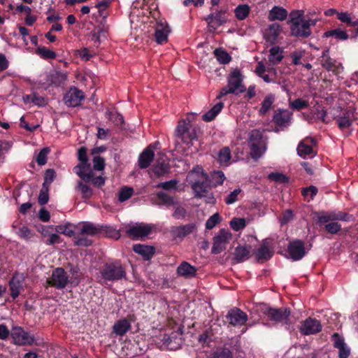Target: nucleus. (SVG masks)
I'll return each mask as SVG.
<instances>
[{
    "label": "nucleus",
    "mask_w": 358,
    "mask_h": 358,
    "mask_svg": "<svg viewBox=\"0 0 358 358\" xmlns=\"http://www.w3.org/2000/svg\"><path fill=\"white\" fill-rule=\"evenodd\" d=\"M85 228V225H57L56 231L69 237H73L76 245L88 246L91 245V241L83 237L84 235L88 236V233L83 230Z\"/></svg>",
    "instance_id": "7ed1b4c3"
},
{
    "label": "nucleus",
    "mask_w": 358,
    "mask_h": 358,
    "mask_svg": "<svg viewBox=\"0 0 358 358\" xmlns=\"http://www.w3.org/2000/svg\"><path fill=\"white\" fill-rule=\"evenodd\" d=\"M85 99L83 92L76 87H71L64 96L63 101L68 107H77Z\"/></svg>",
    "instance_id": "2eb2a0df"
},
{
    "label": "nucleus",
    "mask_w": 358,
    "mask_h": 358,
    "mask_svg": "<svg viewBox=\"0 0 358 358\" xmlns=\"http://www.w3.org/2000/svg\"><path fill=\"white\" fill-rule=\"evenodd\" d=\"M223 107L224 103L221 101L218 102L211 109L203 115L202 119L206 122L212 121L221 112Z\"/></svg>",
    "instance_id": "ea45409f"
},
{
    "label": "nucleus",
    "mask_w": 358,
    "mask_h": 358,
    "mask_svg": "<svg viewBox=\"0 0 358 358\" xmlns=\"http://www.w3.org/2000/svg\"><path fill=\"white\" fill-rule=\"evenodd\" d=\"M178 183V180L176 179H173L169 181L159 182L156 185L157 188H162L165 190H171V189H176L177 185Z\"/></svg>",
    "instance_id": "13d9d810"
},
{
    "label": "nucleus",
    "mask_w": 358,
    "mask_h": 358,
    "mask_svg": "<svg viewBox=\"0 0 358 358\" xmlns=\"http://www.w3.org/2000/svg\"><path fill=\"white\" fill-rule=\"evenodd\" d=\"M212 358H233V355L229 349L220 348L214 352Z\"/></svg>",
    "instance_id": "864d4df0"
},
{
    "label": "nucleus",
    "mask_w": 358,
    "mask_h": 358,
    "mask_svg": "<svg viewBox=\"0 0 358 358\" xmlns=\"http://www.w3.org/2000/svg\"><path fill=\"white\" fill-rule=\"evenodd\" d=\"M50 152V149L48 147H45L41 150L36 157V162L39 166H43L46 164L48 155Z\"/></svg>",
    "instance_id": "3c124183"
},
{
    "label": "nucleus",
    "mask_w": 358,
    "mask_h": 358,
    "mask_svg": "<svg viewBox=\"0 0 358 358\" xmlns=\"http://www.w3.org/2000/svg\"><path fill=\"white\" fill-rule=\"evenodd\" d=\"M248 143L252 159H257L262 154L264 148L262 132L258 129H252L249 134Z\"/></svg>",
    "instance_id": "6e6552de"
},
{
    "label": "nucleus",
    "mask_w": 358,
    "mask_h": 358,
    "mask_svg": "<svg viewBox=\"0 0 358 358\" xmlns=\"http://www.w3.org/2000/svg\"><path fill=\"white\" fill-rule=\"evenodd\" d=\"M312 217L318 224H326L334 221L350 222L355 220V217L352 215L338 210L314 212L312 213Z\"/></svg>",
    "instance_id": "20e7f679"
},
{
    "label": "nucleus",
    "mask_w": 358,
    "mask_h": 358,
    "mask_svg": "<svg viewBox=\"0 0 358 358\" xmlns=\"http://www.w3.org/2000/svg\"><path fill=\"white\" fill-rule=\"evenodd\" d=\"M36 52L43 59H53L57 57V55L54 51L49 50L45 46L38 47L36 49Z\"/></svg>",
    "instance_id": "49530a36"
},
{
    "label": "nucleus",
    "mask_w": 358,
    "mask_h": 358,
    "mask_svg": "<svg viewBox=\"0 0 358 358\" xmlns=\"http://www.w3.org/2000/svg\"><path fill=\"white\" fill-rule=\"evenodd\" d=\"M326 37H335L338 40L345 41L349 38V35L341 29L329 30L324 33Z\"/></svg>",
    "instance_id": "a18cd8bd"
},
{
    "label": "nucleus",
    "mask_w": 358,
    "mask_h": 358,
    "mask_svg": "<svg viewBox=\"0 0 358 358\" xmlns=\"http://www.w3.org/2000/svg\"><path fill=\"white\" fill-rule=\"evenodd\" d=\"M304 10H294L290 12L289 15V19L287 20V24H289L290 30L292 31L294 34L299 35L301 34L299 31L298 27L300 25L303 21H307L303 18Z\"/></svg>",
    "instance_id": "4be33fe9"
},
{
    "label": "nucleus",
    "mask_w": 358,
    "mask_h": 358,
    "mask_svg": "<svg viewBox=\"0 0 358 358\" xmlns=\"http://www.w3.org/2000/svg\"><path fill=\"white\" fill-rule=\"evenodd\" d=\"M49 188L47 187L42 186V189L40 191L38 198V203L41 206H44L46 204L49 200Z\"/></svg>",
    "instance_id": "bf43d9fd"
},
{
    "label": "nucleus",
    "mask_w": 358,
    "mask_h": 358,
    "mask_svg": "<svg viewBox=\"0 0 358 358\" xmlns=\"http://www.w3.org/2000/svg\"><path fill=\"white\" fill-rule=\"evenodd\" d=\"M15 229L16 230V233L19 235L22 238L28 240L34 236V233L28 229L27 227L23 226L17 230V228L14 226Z\"/></svg>",
    "instance_id": "052dcab7"
},
{
    "label": "nucleus",
    "mask_w": 358,
    "mask_h": 358,
    "mask_svg": "<svg viewBox=\"0 0 358 358\" xmlns=\"http://www.w3.org/2000/svg\"><path fill=\"white\" fill-rule=\"evenodd\" d=\"M288 15L287 10L281 6H274L269 11L268 20L271 22L275 20L283 21Z\"/></svg>",
    "instance_id": "2f4dec72"
},
{
    "label": "nucleus",
    "mask_w": 358,
    "mask_h": 358,
    "mask_svg": "<svg viewBox=\"0 0 358 358\" xmlns=\"http://www.w3.org/2000/svg\"><path fill=\"white\" fill-rule=\"evenodd\" d=\"M179 275L186 278H192L196 275V268L186 262H183L177 268Z\"/></svg>",
    "instance_id": "72a5a7b5"
},
{
    "label": "nucleus",
    "mask_w": 358,
    "mask_h": 358,
    "mask_svg": "<svg viewBox=\"0 0 358 358\" xmlns=\"http://www.w3.org/2000/svg\"><path fill=\"white\" fill-rule=\"evenodd\" d=\"M332 338L334 348L338 350L339 358H348L350 354V350L344 342V339L338 334H334Z\"/></svg>",
    "instance_id": "bb28decb"
},
{
    "label": "nucleus",
    "mask_w": 358,
    "mask_h": 358,
    "mask_svg": "<svg viewBox=\"0 0 358 358\" xmlns=\"http://www.w3.org/2000/svg\"><path fill=\"white\" fill-rule=\"evenodd\" d=\"M87 149L83 146L78 150V159L80 164L73 169L74 172L85 182H88L93 177V172L90 170V164L88 162L87 155Z\"/></svg>",
    "instance_id": "423d86ee"
},
{
    "label": "nucleus",
    "mask_w": 358,
    "mask_h": 358,
    "mask_svg": "<svg viewBox=\"0 0 358 358\" xmlns=\"http://www.w3.org/2000/svg\"><path fill=\"white\" fill-rule=\"evenodd\" d=\"M195 228V225H180L174 226L171 228V233L174 238L184 237L192 233Z\"/></svg>",
    "instance_id": "c9c22d12"
},
{
    "label": "nucleus",
    "mask_w": 358,
    "mask_h": 358,
    "mask_svg": "<svg viewBox=\"0 0 358 358\" xmlns=\"http://www.w3.org/2000/svg\"><path fill=\"white\" fill-rule=\"evenodd\" d=\"M78 189L80 191L84 198H90L92 195V189L86 184H83L82 181L78 182Z\"/></svg>",
    "instance_id": "680f3d73"
},
{
    "label": "nucleus",
    "mask_w": 358,
    "mask_h": 358,
    "mask_svg": "<svg viewBox=\"0 0 358 358\" xmlns=\"http://www.w3.org/2000/svg\"><path fill=\"white\" fill-rule=\"evenodd\" d=\"M250 7L247 4L238 5L234 10L236 17L239 20H245L250 14Z\"/></svg>",
    "instance_id": "c03bdc74"
},
{
    "label": "nucleus",
    "mask_w": 358,
    "mask_h": 358,
    "mask_svg": "<svg viewBox=\"0 0 358 358\" xmlns=\"http://www.w3.org/2000/svg\"><path fill=\"white\" fill-rule=\"evenodd\" d=\"M24 278L22 275H14L9 282L10 295L13 299H16L23 289Z\"/></svg>",
    "instance_id": "cd10ccee"
},
{
    "label": "nucleus",
    "mask_w": 358,
    "mask_h": 358,
    "mask_svg": "<svg viewBox=\"0 0 358 358\" xmlns=\"http://www.w3.org/2000/svg\"><path fill=\"white\" fill-rule=\"evenodd\" d=\"M322 330L320 322L315 318L308 317L301 323L300 331L303 335L317 334Z\"/></svg>",
    "instance_id": "412c9836"
},
{
    "label": "nucleus",
    "mask_w": 358,
    "mask_h": 358,
    "mask_svg": "<svg viewBox=\"0 0 358 358\" xmlns=\"http://www.w3.org/2000/svg\"><path fill=\"white\" fill-rule=\"evenodd\" d=\"M246 91V87L243 84V78L240 71L234 69L227 77V85L222 87L217 99H220L229 94L238 95Z\"/></svg>",
    "instance_id": "f03ea898"
},
{
    "label": "nucleus",
    "mask_w": 358,
    "mask_h": 358,
    "mask_svg": "<svg viewBox=\"0 0 358 358\" xmlns=\"http://www.w3.org/2000/svg\"><path fill=\"white\" fill-rule=\"evenodd\" d=\"M100 274L105 280H119L126 277V271L120 261L106 263L100 269Z\"/></svg>",
    "instance_id": "39448f33"
},
{
    "label": "nucleus",
    "mask_w": 358,
    "mask_h": 358,
    "mask_svg": "<svg viewBox=\"0 0 358 358\" xmlns=\"http://www.w3.org/2000/svg\"><path fill=\"white\" fill-rule=\"evenodd\" d=\"M157 197L161 204L167 207L175 206L178 203V201L173 196L162 191L157 193Z\"/></svg>",
    "instance_id": "e433bc0d"
},
{
    "label": "nucleus",
    "mask_w": 358,
    "mask_h": 358,
    "mask_svg": "<svg viewBox=\"0 0 358 358\" xmlns=\"http://www.w3.org/2000/svg\"><path fill=\"white\" fill-rule=\"evenodd\" d=\"M232 235L229 231L222 229L219 233L213 238V247L211 252L213 254H220L226 249V246L231 239Z\"/></svg>",
    "instance_id": "f8f14e48"
},
{
    "label": "nucleus",
    "mask_w": 358,
    "mask_h": 358,
    "mask_svg": "<svg viewBox=\"0 0 358 358\" xmlns=\"http://www.w3.org/2000/svg\"><path fill=\"white\" fill-rule=\"evenodd\" d=\"M293 113L288 109L278 108L274 110L272 121L276 127L275 132L288 128L292 121Z\"/></svg>",
    "instance_id": "1a4fd4ad"
},
{
    "label": "nucleus",
    "mask_w": 358,
    "mask_h": 358,
    "mask_svg": "<svg viewBox=\"0 0 358 358\" xmlns=\"http://www.w3.org/2000/svg\"><path fill=\"white\" fill-rule=\"evenodd\" d=\"M231 157V151L229 147H224L219 151L218 161L221 164H227Z\"/></svg>",
    "instance_id": "09e8293b"
},
{
    "label": "nucleus",
    "mask_w": 358,
    "mask_h": 358,
    "mask_svg": "<svg viewBox=\"0 0 358 358\" xmlns=\"http://www.w3.org/2000/svg\"><path fill=\"white\" fill-rule=\"evenodd\" d=\"M155 157V153L152 148V145L148 146L143 152L140 154L138 159V166L141 169H147L150 166L151 162L153 161Z\"/></svg>",
    "instance_id": "393cba45"
},
{
    "label": "nucleus",
    "mask_w": 358,
    "mask_h": 358,
    "mask_svg": "<svg viewBox=\"0 0 358 358\" xmlns=\"http://www.w3.org/2000/svg\"><path fill=\"white\" fill-rule=\"evenodd\" d=\"M283 50L279 46H273L269 50L268 56V62L271 65L274 66L282 62L284 56Z\"/></svg>",
    "instance_id": "473e14b6"
},
{
    "label": "nucleus",
    "mask_w": 358,
    "mask_h": 358,
    "mask_svg": "<svg viewBox=\"0 0 358 358\" xmlns=\"http://www.w3.org/2000/svg\"><path fill=\"white\" fill-rule=\"evenodd\" d=\"M131 329V324L127 319L117 321L113 327V332L117 336H122Z\"/></svg>",
    "instance_id": "f704fd0d"
},
{
    "label": "nucleus",
    "mask_w": 358,
    "mask_h": 358,
    "mask_svg": "<svg viewBox=\"0 0 358 358\" xmlns=\"http://www.w3.org/2000/svg\"><path fill=\"white\" fill-rule=\"evenodd\" d=\"M282 30L278 23H273L265 30L264 37L271 45L275 44Z\"/></svg>",
    "instance_id": "a878e982"
},
{
    "label": "nucleus",
    "mask_w": 358,
    "mask_h": 358,
    "mask_svg": "<svg viewBox=\"0 0 358 358\" xmlns=\"http://www.w3.org/2000/svg\"><path fill=\"white\" fill-rule=\"evenodd\" d=\"M198 171L194 169L189 172L187 178L191 182V187L194 192V197L202 198L208 194L209 183L208 175L203 173L201 168H198Z\"/></svg>",
    "instance_id": "f257e3e1"
},
{
    "label": "nucleus",
    "mask_w": 358,
    "mask_h": 358,
    "mask_svg": "<svg viewBox=\"0 0 358 358\" xmlns=\"http://www.w3.org/2000/svg\"><path fill=\"white\" fill-rule=\"evenodd\" d=\"M289 106L292 109L299 111L303 109L307 108L309 106V103L308 101L303 100L301 98H298L291 101L289 103Z\"/></svg>",
    "instance_id": "8fccbe9b"
},
{
    "label": "nucleus",
    "mask_w": 358,
    "mask_h": 358,
    "mask_svg": "<svg viewBox=\"0 0 358 358\" xmlns=\"http://www.w3.org/2000/svg\"><path fill=\"white\" fill-rule=\"evenodd\" d=\"M170 166L169 164L163 162L157 163L153 168V172L157 177L163 176L169 172Z\"/></svg>",
    "instance_id": "de8ad7c7"
},
{
    "label": "nucleus",
    "mask_w": 358,
    "mask_h": 358,
    "mask_svg": "<svg viewBox=\"0 0 358 358\" xmlns=\"http://www.w3.org/2000/svg\"><path fill=\"white\" fill-rule=\"evenodd\" d=\"M213 53L217 60L220 64H227L231 60V57L229 55V54L222 48H216Z\"/></svg>",
    "instance_id": "37998d69"
},
{
    "label": "nucleus",
    "mask_w": 358,
    "mask_h": 358,
    "mask_svg": "<svg viewBox=\"0 0 358 358\" xmlns=\"http://www.w3.org/2000/svg\"><path fill=\"white\" fill-rule=\"evenodd\" d=\"M47 282L52 287L62 289L69 282V276L64 268H57L52 271L51 277L48 279Z\"/></svg>",
    "instance_id": "ddd939ff"
},
{
    "label": "nucleus",
    "mask_w": 358,
    "mask_h": 358,
    "mask_svg": "<svg viewBox=\"0 0 358 358\" xmlns=\"http://www.w3.org/2000/svg\"><path fill=\"white\" fill-rule=\"evenodd\" d=\"M11 337L16 345H31L34 341V336L29 335L20 327H14L11 331Z\"/></svg>",
    "instance_id": "6ab92c4d"
},
{
    "label": "nucleus",
    "mask_w": 358,
    "mask_h": 358,
    "mask_svg": "<svg viewBox=\"0 0 358 358\" xmlns=\"http://www.w3.org/2000/svg\"><path fill=\"white\" fill-rule=\"evenodd\" d=\"M252 247L250 245L238 246L235 248L234 260L241 263L248 259L250 257Z\"/></svg>",
    "instance_id": "c85d7f7f"
},
{
    "label": "nucleus",
    "mask_w": 358,
    "mask_h": 358,
    "mask_svg": "<svg viewBox=\"0 0 358 358\" xmlns=\"http://www.w3.org/2000/svg\"><path fill=\"white\" fill-rule=\"evenodd\" d=\"M84 231L88 233V236H103L114 239H118L120 234V229H113L111 225H85Z\"/></svg>",
    "instance_id": "9d476101"
},
{
    "label": "nucleus",
    "mask_w": 358,
    "mask_h": 358,
    "mask_svg": "<svg viewBox=\"0 0 358 358\" xmlns=\"http://www.w3.org/2000/svg\"><path fill=\"white\" fill-rule=\"evenodd\" d=\"M152 231L150 225H129L126 229L127 236L134 240H143L147 237Z\"/></svg>",
    "instance_id": "f3484780"
},
{
    "label": "nucleus",
    "mask_w": 358,
    "mask_h": 358,
    "mask_svg": "<svg viewBox=\"0 0 358 358\" xmlns=\"http://www.w3.org/2000/svg\"><path fill=\"white\" fill-rule=\"evenodd\" d=\"M226 12L225 10H216L204 18L210 32L215 31L217 27L224 24L227 22Z\"/></svg>",
    "instance_id": "4468645a"
},
{
    "label": "nucleus",
    "mask_w": 358,
    "mask_h": 358,
    "mask_svg": "<svg viewBox=\"0 0 358 358\" xmlns=\"http://www.w3.org/2000/svg\"><path fill=\"white\" fill-rule=\"evenodd\" d=\"M213 185L215 186L221 185L223 184L225 176L222 171H215L212 175Z\"/></svg>",
    "instance_id": "e2e57ef3"
},
{
    "label": "nucleus",
    "mask_w": 358,
    "mask_h": 358,
    "mask_svg": "<svg viewBox=\"0 0 358 358\" xmlns=\"http://www.w3.org/2000/svg\"><path fill=\"white\" fill-rule=\"evenodd\" d=\"M352 115V114L350 110H345L341 115L335 118L340 129H348L352 126L353 122Z\"/></svg>",
    "instance_id": "7c9ffc66"
},
{
    "label": "nucleus",
    "mask_w": 358,
    "mask_h": 358,
    "mask_svg": "<svg viewBox=\"0 0 358 358\" xmlns=\"http://www.w3.org/2000/svg\"><path fill=\"white\" fill-rule=\"evenodd\" d=\"M287 252L293 261L301 259L306 253L304 243L299 239L290 241L287 247Z\"/></svg>",
    "instance_id": "a211bd4d"
},
{
    "label": "nucleus",
    "mask_w": 358,
    "mask_h": 358,
    "mask_svg": "<svg viewBox=\"0 0 358 358\" xmlns=\"http://www.w3.org/2000/svg\"><path fill=\"white\" fill-rule=\"evenodd\" d=\"M56 176V173L54 169H48L45 171L44 175V182L43 183V187H50V184L53 182Z\"/></svg>",
    "instance_id": "4d7b16f0"
},
{
    "label": "nucleus",
    "mask_w": 358,
    "mask_h": 358,
    "mask_svg": "<svg viewBox=\"0 0 358 358\" xmlns=\"http://www.w3.org/2000/svg\"><path fill=\"white\" fill-rule=\"evenodd\" d=\"M274 101H275V96L273 94H267L264 97V99L262 103V106H261L260 109L259 110V114L261 116L265 115L268 113V111L271 109V108L272 107Z\"/></svg>",
    "instance_id": "a19ab883"
},
{
    "label": "nucleus",
    "mask_w": 358,
    "mask_h": 358,
    "mask_svg": "<svg viewBox=\"0 0 358 358\" xmlns=\"http://www.w3.org/2000/svg\"><path fill=\"white\" fill-rule=\"evenodd\" d=\"M318 192L317 188L315 186L310 185L306 188H303L301 191V194L303 196H310L311 199H313L315 196L317 194Z\"/></svg>",
    "instance_id": "338daca9"
},
{
    "label": "nucleus",
    "mask_w": 358,
    "mask_h": 358,
    "mask_svg": "<svg viewBox=\"0 0 358 358\" xmlns=\"http://www.w3.org/2000/svg\"><path fill=\"white\" fill-rule=\"evenodd\" d=\"M265 314H266L270 320L273 321L275 322H281L286 325H289V324L291 323L289 319L291 311L289 308H268L265 311Z\"/></svg>",
    "instance_id": "9b49d317"
},
{
    "label": "nucleus",
    "mask_w": 358,
    "mask_h": 358,
    "mask_svg": "<svg viewBox=\"0 0 358 358\" xmlns=\"http://www.w3.org/2000/svg\"><path fill=\"white\" fill-rule=\"evenodd\" d=\"M174 207V211L172 213V216L176 220H183L187 215L186 209L180 204L178 202V205Z\"/></svg>",
    "instance_id": "6e6d98bb"
},
{
    "label": "nucleus",
    "mask_w": 358,
    "mask_h": 358,
    "mask_svg": "<svg viewBox=\"0 0 358 358\" xmlns=\"http://www.w3.org/2000/svg\"><path fill=\"white\" fill-rule=\"evenodd\" d=\"M316 143V140L312 137H307L302 140L297 147L298 155L303 158L307 155H311L313 152V147L315 145Z\"/></svg>",
    "instance_id": "5701e85b"
},
{
    "label": "nucleus",
    "mask_w": 358,
    "mask_h": 358,
    "mask_svg": "<svg viewBox=\"0 0 358 358\" xmlns=\"http://www.w3.org/2000/svg\"><path fill=\"white\" fill-rule=\"evenodd\" d=\"M329 50H324L321 56V65L328 71H331L334 75H339L343 69L342 64L329 55Z\"/></svg>",
    "instance_id": "dca6fc26"
},
{
    "label": "nucleus",
    "mask_w": 358,
    "mask_h": 358,
    "mask_svg": "<svg viewBox=\"0 0 358 358\" xmlns=\"http://www.w3.org/2000/svg\"><path fill=\"white\" fill-rule=\"evenodd\" d=\"M227 322L233 326L243 325L248 320V315L239 308H232L226 316Z\"/></svg>",
    "instance_id": "aec40b11"
},
{
    "label": "nucleus",
    "mask_w": 358,
    "mask_h": 358,
    "mask_svg": "<svg viewBox=\"0 0 358 358\" xmlns=\"http://www.w3.org/2000/svg\"><path fill=\"white\" fill-rule=\"evenodd\" d=\"M268 178L270 180L278 182L279 183L285 184L289 182V178L281 173L273 172L268 174Z\"/></svg>",
    "instance_id": "603ef678"
},
{
    "label": "nucleus",
    "mask_w": 358,
    "mask_h": 358,
    "mask_svg": "<svg viewBox=\"0 0 358 358\" xmlns=\"http://www.w3.org/2000/svg\"><path fill=\"white\" fill-rule=\"evenodd\" d=\"M105 160L100 156H96L93 158V169L95 171H103L105 168Z\"/></svg>",
    "instance_id": "69168bd1"
},
{
    "label": "nucleus",
    "mask_w": 358,
    "mask_h": 358,
    "mask_svg": "<svg viewBox=\"0 0 358 358\" xmlns=\"http://www.w3.org/2000/svg\"><path fill=\"white\" fill-rule=\"evenodd\" d=\"M273 255V251L271 249L268 242L264 240L257 250L255 257L258 262L263 263L271 259Z\"/></svg>",
    "instance_id": "b1692460"
},
{
    "label": "nucleus",
    "mask_w": 358,
    "mask_h": 358,
    "mask_svg": "<svg viewBox=\"0 0 358 358\" xmlns=\"http://www.w3.org/2000/svg\"><path fill=\"white\" fill-rule=\"evenodd\" d=\"M134 189L131 187H124L121 188L118 193V200L120 202H124L128 200L133 194Z\"/></svg>",
    "instance_id": "5fc2aeb1"
},
{
    "label": "nucleus",
    "mask_w": 358,
    "mask_h": 358,
    "mask_svg": "<svg viewBox=\"0 0 358 358\" xmlns=\"http://www.w3.org/2000/svg\"><path fill=\"white\" fill-rule=\"evenodd\" d=\"M133 250L142 256L143 259L150 260L155 252V248L153 246L142 244H135L133 245Z\"/></svg>",
    "instance_id": "c756f323"
},
{
    "label": "nucleus",
    "mask_w": 358,
    "mask_h": 358,
    "mask_svg": "<svg viewBox=\"0 0 358 358\" xmlns=\"http://www.w3.org/2000/svg\"><path fill=\"white\" fill-rule=\"evenodd\" d=\"M108 115L109 119L117 126H122L124 123L123 116L119 113L109 112Z\"/></svg>",
    "instance_id": "0e129e2a"
},
{
    "label": "nucleus",
    "mask_w": 358,
    "mask_h": 358,
    "mask_svg": "<svg viewBox=\"0 0 358 358\" xmlns=\"http://www.w3.org/2000/svg\"><path fill=\"white\" fill-rule=\"evenodd\" d=\"M240 189H235L233 192H231L229 194H228L225 199L224 201L227 204H232L235 201H237L238 195L240 194Z\"/></svg>",
    "instance_id": "774afa93"
},
{
    "label": "nucleus",
    "mask_w": 358,
    "mask_h": 358,
    "mask_svg": "<svg viewBox=\"0 0 358 358\" xmlns=\"http://www.w3.org/2000/svg\"><path fill=\"white\" fill-rule=\"evenodd\" d=\"M311 20L308 21H303L301 23H300V25H299L298 29L299 31L301 33V34L296 35L294 33L290 30V34L292 36H295L299 38H306L309 37L311 35V29H310V22Z\"/></svg>",
    "instance_id": "4c0bfd02"
},
{
    "label": "nucleus",
    "mask_w": 358,
    "mask_h": 358,
    "mask_svg": "<svg viewBox=\"0 0 358 358\" xmlns=\"http://www.w3.org/2000/svg\"><path fill=\"white\" fill-rule=\"evenodd\" d=\"M168 27H164L162 25L158 26L155 30V40L157 43L162 44L168 40Z\"/></svg>",
    "instance_id": "79ce46f5"
},
{
    "label": "nucleus",
    "mask_w": 358,
    "mask_h": 358,
    "mask_svg": "<svg viewBox=\"0 0 358 358\" xmlns=\"http://www.w3.org/2000/svg\"><path fill=\"white\" fill-rule=\"evenodd\" d=\"M200 131L199 128L192 127L190 121H180L177 127L176 132L178 138L185 143H189L193 140L198 138V133Z\"/></svg>",
    "instance_id": "0eeeda50"
},
{
    "label": "nucleus",
    "mask_w": 358,
    "mask_h": 358,
    "mask_svg": "<svg viewBox=\"0 0 358 358\" xmlns=\"http://www.w3.org/2000/svg\"><path fill=\"white\" fill-rule=\"evenodd\" d=\"M164 343L171 350H176L179 349L182 343V338L178 337L176 334L171 336H164L163 338Z\"/></svg>",
    "instance_id": "58836bf2"
}]
</instances>
